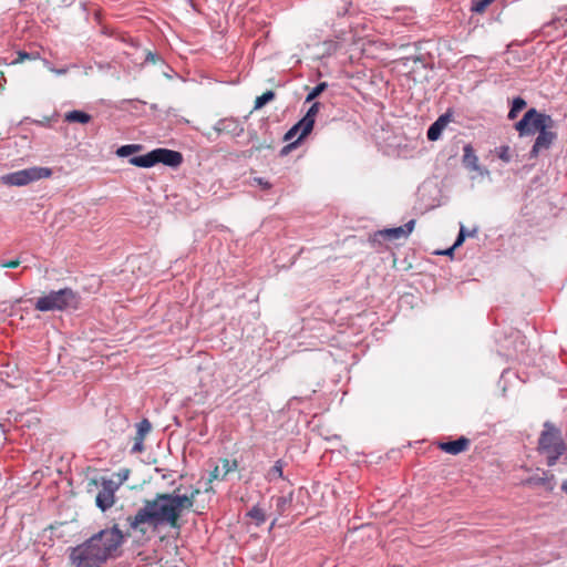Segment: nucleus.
I'll use <instances>...</instances> for the list:
<instances>
[{
    "mask_svg": "<svg viewBox=\"0 0 567 567\" xmlns=\"http://www.w3.org/2000/svg\"><path fill=\"white\" fill-rule=\"evenodd\" d=\"M553 118L535 109H529L520 121L515 124L516 131L520 136L534 135L544 128H553Z\"/></svg>",
    "mask_w": 567,
    "mask_h": 567,
    "instance_id": "0eeeda50",
    "label": "nucleus"
},
{
    "mask_svg": "<svg viewBox=\"0 0 567 567\" xmlns=\"http://www.w3.org/2000/svg\"><path fill=\"white\" fill-rule=\"evenodd\" d=\"M538 449L546 455L547 464L549 466L554 465L566 450L560 432L548 422L544 424V430L538 442Z\"/></svg>",
    "mask_w": 567,
    "mask_h": 567,
    "instance_id": "20e7f679",
    "label": "nucleus"
},
{
    "mask_svg": "<svg viewBox=\"0 0 567 567\" xmlns=\"http://www.w3.org/2000/svg\"><path fill=\"white\" fill-rule=\"evenodd\" d=\"M51 72L58 74V75H62V74H65L68 72V69L66 68H63V69H51Z\"/></svg>",
    "mask_w": 567,
    "mask_h": 567,
    "instance_id": "72a5a7b5",
    "label": "nucleus"
},
{
    "mask_svg": "<svg viewBox=\"0 0 567 567\" xmlns=\"http://www.w3.org/2000/svg\"><path fill=\"white\" fill-rule=\"evenodd\" d=\"M493 1H494V0H478V1H476V2L473 4L472 9H473V11L481 13V12H483V11H484V10H485V9H486V8H487V7L493 2Z\"/></svg>",
    "mask_w": 567,
    "mask_h": 567,
    "instance_id": "bb28decb",
    "label": "nucleus"
},
{
    "mask_svg": "<svg viewBox=\"0 0 567 567\" xmlns=\"http://www.w3.org/2000/svg\"><path fill=\"white\" fill-rule=\"evenodd\" d=\"M115 502V495L101 488L96 495V505L102 509L106 511L113 506Z\"/></svg>",
    "mask_w": 567,
    "mask_h": 567,
    "instance_id": "4468645a",
    "label": "nucleus"
},
{
    "mask_svg": "<svg viewBox=\"0 0 567 567\" xmlns=\"http://www.w3.org/2000/svg\"><path fill=\"white\" fill-rule=\"evenodd\" d=\"M127 475H128L127 470L123 471V473L117 474L120 485L127 478Z\"/></svg>",
    "mask_w": 567,
    "mask_h": 567,
    "instance_id": "473e14b6",
    "label": "nucleus"
},
{
    "mask_svg": "<svg viewBox=\"0 0 567 567\" xmlns=\"http://www.w3.org/2000/svg\"><path fill=\"white\" fill-rule=\"evenodd\" d=\"M465 240V235H463V225H461V228H460V233H458V236L453 245V247H451L450 249H447L444 254H451L452 250L458 246H461L463 244V241Z\"/></svg>",
    "mask_w": 567,
    "mask_h": 567,
    "instance_id": "cd10ccee",
    "label": "nucleus"
},
{
    "mask_svg": "<svg viewBox=\"0 0 567 567\" xmlns=\"http://www.w3.org/2000/svg\"><path fill=\"white\" fill-rule=\"evenodd\" d=\"M327 87V83L321 82L317 86H315L310 93L306 97V102L309 103L313 101L317 96H319Z\"/></svg>",
    "mask_w": 567,
    "mask_h": 567,
    "instance_id": "393cba45",
    "label": "nucleus"
},
{
    "mask_svg": "<svg viewBox=\"0 0 567 567\" xmlns=\"http://www.w3.org/2000/svg\"><path fill=\"white\" fill-rule=\"evenodd\" d=\"M78 303L76 293L70 288H64L50 291L48 295L38 298L34 301V308L41 312L63 311L69 308H76Z\"/></svg>",
    "mask_w": 567,
    "mask_h": 567,
    "instance_id": "7ed1b4c3",
    "label": "nucleus"
},
{
    "mask_svg": "<svg viewBox=\"0 0 567 567\" xmlns=\"http://www.w3.org/2000/svg\"><path fill=\"white\" fill-rule=\"evenodd\" d=\"M284 476V465L281 461H277L275 465L267 472L266 478L270 482Z\"/></svg>",
    "mask_w": 567,
    "mask_h": 567,
    "instance_id": "dca6fc26",
    "label": "nucleus"
},
{
    "mask_svg": "<svg viewBox=\"0 0 567 567\" xmlns=\"http://www.w3.org/2000/svg\"><path fill=\"white\" fill-rule=\"evenodd\" d=\"M64 121L69 123L87 124L91 121V115L83 111L74 110L65 113Z\"/></svg>",
    "mask_w": 567,
    "mask_h": 567,
    "instance_id": "2eb2a0df",
    "label": "nucleus"
},
{
    "mask_svg": "<svg viewBox=\"0 0 567 567\" xmlns=\"http://www.w3.org/2000/svg\"><path fill=\"white\" fill-rule=\"evenodd\" d=\"M561 489L567 494V480L561 484Z\"/></svg>",
    "mask_w": 567,
    "mask_h": 567,
    "instance_id": "4c0bfd02",
    "label": "nucleus"
},
{
    "mask_svg": "<svg viewBox=\"0 0 567 567\" xmlns=\"http://www.w3.org/2000/svg\"><path fill=\"white\" fill-rule=\"evenodd\" d=\"M102 489L110 492L115 495V492L120 487L118 482H114L113 480H102Z\"/></svg>",
    "mask_w": 567,
    "mask_h": 567,
    "instance_id": "a878e982",
    "label": "nucleus"
},
{
    "mask_svg": "<svg viewBox=\"0 0 567 567\" xmlns=\"http://www.w3.org/2000/svg\"><path fill=\"white\" fill-rule=\"evenodd\" d=\"M470 441L466 437H460L455 441L440 443L439 447L445 453L456 455L467 450Z\"/></svg>",
    "mask_w": 567,
    "mask_h": 567,
    "instance_id": "f8f14e48",
    "label": "nucleus"
},
{
    "mask_svg": "<svg viewBox=\"0 0 567 567\" xmlns=\"http://www.w3.org/2000/svg\"><path fill=\"white\" fill-rule=\"evenodd\" d=\"M140 150H141V145H136V144L123 145L117 148L116 155L120 157H126Z\"/></svg>",
    "mask_w": 567,
    "mask_h": 567,
    "instance_id": "aec40b11",
    "label": "nucleus"
},
{
    "mask_svg": "<svg viewBox=\"0 0 567 567\" xmlns=\"http://www.w3.org/2000/svg\"><path fill=\"white\" fill-rule=\"evenodd\" d=\"M475 234H476V230H475V229H474L473 231H471V233H466V231H465V227L463 226V235H465V237H466V236L473 237V236H475Z\"/></svg>",
    "mask_w": 567,
    "mask_h": 567,
    "instance_id": "c9c22d12",
    "label": "nucleus"
},
{
    "mask_svg": "<svg viewBox=\"0 0 567 567\" xmlns=\"http://www.w3.org/2000/svg\"><path fill=\"white\" fill-rule=\"evenodd\" d=\"M144 450V439L143 437H135L134 445L132 446V453H141Z\"/></svg>",
    "mask_w": 567,
    "mask_h": 567,
    "instance_id": "c85d7f7f",
    "label": "nucleus"
},
{
    "mask_svg": "<svg viewBox=\"0 0 567 567\" xmlns=\"http://www.w3.org/2000/svg\"><path fill=\"white\" fill-rule=\"evenodd\" d=\"M275 99V93L272 91H267L262 95L258 96L255 101V109H260L266 105L268 102Z\"/></svg>",
    "mask_w": 567,
    "mask_h": 567,
    "instance_id": "4be33fe9",
    "label": "nucleus"
},
{
    "mask_svg": "<svg viewBox=\"0 0 567 567\" xmlns=\"http://www.w3.org/2000/svg\"><path fill=\"white\" fill-rule=\"evenodd\" d=\"M451 121V116L449 114L441 115L427 130V138L430 141H437L444 128Z\"/></svg>",
    "mask_w": 567,
    "mask_h": 567,
    "instance_id": "ddd939ff",
    "label": "nucleus"
},
{
    "mask_svg": "<svg viewBox=\"0 0 567 567\" xmlns=\"http://www.w3.org/2000/svg\"><path fill=\"white\" fill-rule=\"evenodd\" d=\"M53 172L49 167L33 166L1 176V183L8 186H27L40 179L50 178Z\"/></svg>",
    "mask_w": 567,
    "mask_h": 567,
    "instance_id": "423d86ee",
    "label": "nucleus"
},
{
    "mask_svg": "<svg viewBox=\"0 0 567 567\" xmlns=\"http://www.w3.org/2000/svg\"><path fill=\"white\" fill-rule=\"evenodd\" d=\"M198 494L199 489H195L190 495L158 494L153 499L145 501L136 514L128 516L126 520L132 530L141 534L155 532L159 527L178 528L181 516L185 509L194 506Z\"/></svg>",
    "mask_w": 567,
    "mask_h": 567,
    "instance_id": "f257e3e1",
    "label": "nucleus"
},
{
    "mask_svg": "<svg viewBox=\"0 0 567 567\" xmlns=\"http://www.w3.org/2000/svg\"><path fill=\"white\" fill-rule=\"evenodd\" d=\"M124 536L116 527L103 529L72 548L70 559L76 567H101L117 555Z\"/></svg>",
    "mask_w": 567,
    "mask_h": 567,
    "instance_id": "f03ea898",
    "label": "nucleus"
},
{
    "mask_svg": "<svg viewBox=\"0 0 567 567\" xmlns=\"http://www.w3.org/2000/svg\"><path fill=\"white\" fill-rule=\"evenodd\" d=\"M215 480H223L221 478V471L219 466H215L214 470L209 474L208 483H213Z\"/></svg>",
    "mask_w": 567,
    "mask_h": 567,
    "instance_id": "c756f323",
    "label": "nucleus"
},
{
    "mask_svg": "<svg viewBox=\"0 0 567 567\" xmlns=\"http://www.w3.org/2000/svg\"><path fill=\"white\" fill-rule=\"evenodd\" d=\"M220 462L221 478H225L227 474L236 471L238 467V462L236 460L223 458Z\"/></svg>",
    "mask_w": 567,
    "mask_h": 567,
    "instance_id": "a211bd4d",
    "label": "nucleus"
},
{
    "mask_svg": "<svg viewBox=\"0 0 567 567\" xmlns=\"http://www.w3.org/2000/svg\"><path fill=\"white\" fill-rule=\"evenodd\" d=\"M137 433L136 436L145 439V436L151 432L152 425L148 420L144 419L136 425Z\"/></svg>",
    "mask_w": 567,
    "mask_h": 567,
    "instance_id": "5701e85b",
    "label": "nucleus"
},
{
    "mask_svg": "<svg viewBox=\"0 0 567 567\" xmlns=\"http://www.w3.org/2000/svg\"><path fill=\"white\" fill-rule=\"evenodd\" d=\"M526 106L525 100L522 97H515L512 103V107L508 112V118H516L517 114Z\"/></svg>",
    "mask_w": 567,
    "mask_h": 567,
    "instance_id": "f3484780",
    "label": "nucleus"
},
{
    "mask_svg": "<svg viewBox=\"0 0 567 567\" xmlns=\"http://www.w3.org/2000/svg\"><path fill=\"white\" fill-rule=\"evenodd\" d=\"M248 516L250 518H252L254 520H256L257 525H261L266 520V516H265L264 511L260 507H258V506L252 507L248 512Z\"/></svg>",
    "mask_w": 567,
    "mask_h": 567,
    "instance_id": "412c9836",
    "label": "nucleus"
},
{
    "mask_svg": "<svg viewBox=\"0 0 567 567\" xmlns=\"http://www.w3.org/2000/svg\"><path fill=\"white\" fill-rule=\"evenodd\" d=\"M555 138L556 134L551 131V128L540 130L532 147L530 156L537 157L542 151L548 150Z\"/></svg>",
    "mask_w": 567,
    "mask_h": 567,
    "instance_id": "9d476101",
    "label": "nucleus"
},
{
    "mask_svg": "<svg viewBox=\"0 0 567 567\" xmlns=\"http://www.w3.org/2000/svg\"><path fill=\"white\" fill-rule=\"evenodd\" d=\"M38 59H40V53L39 52L19 51L18 52V58L16 60H13L11 62V64L22 63L25 60H38Z\"/></svg>",
    "mask_w": 567,
    "mask_h": 567,
    "instance_id": "6ab92c4d",
    "label": "nucleus"
},
{
    "mask_svg": "<svg viewBox=\"0 0 567 567\" xmlns=\"http://www.w3.org/2000/svg\"><path fill=\"white\" fill-rule=\"evenodd\" d=\"M285 503H286L285 497H279L278 498V506L284 505Z\"/></svg>",
    "mask_w": 567,
    "mask_h": 567,
    "instance_id": "58836bf2",
    "label": "nucleus"
},
{
    "mask_svg": "<svg viewBox=\"0 0 567 567\" xmlns=\"http://www.w3.org/2000/svg\"><path fill=\"white\" fill-rule=\"evenodd\" d=\"M463 166L470 171L476 172L480 176H488V169L482 167L478 164V157L476 156L474 148L471 144H466L463 147Z\"/></svg>",
    "mask_w": 567,
    "mask_h": 567,
    "instance_id": "1a4fd4ad",
    "label": "nucleus"
},
{
    "mask_svg": "<svg viewBox=\"0 0 567 567\" xmlns=\"http://www.w3.org/2000/svg\"><path fill=\"white\" fill-rule=\"evenodd\" d=\"M182 162L183 156L179 152L167 148H156L147 154L134 156L130 159L132 165L144 168L152 167L158 163L171 167H177L182 164Z\"/></svg>",
    "mask_w": 567,
    "mask_h": 567,
    "instance_id": "39448f33",
    "label": "nucleus"
},
{
    "mask_svg": "<svg viewBox=\"0 0 567 567\" xmlns=\"http://www.w3.org/2000/svg\"><path fill=\"white\" fill-rule=\"evenodd\" d=\"M497 156L499 159H502L504 163H509L512 159L511 155V148L507 145H502L495 150Z\"/></svg>",
    "mask_w": 567,
    "mask_h": 567,
    "instance_id": "b1692460",
    "label": "nucleus"
},
{
    "mask_svg": "<svg viewBox=\"0 0 567 567\" xmlns=\"http://www.w3.org/2000/svg\"><path fill=\"white\" fill-rule=\"evenodd\" d=\"M20 264H21V261L19 259L6 260V261H0V267L1 268H17V267H19Z\"/></svg>",
    "mask_w": 567,
    "mask_h": 567,
    "instance_id": "7c9ffc66",
    "label": "nucleus"
},
{
    "mask_svg": "<svg viewBox=\"0 0 567 567\" xmlns=\"http://www.w3.org/2000/svg\"><path fill=\"white\" fill-rule=\"evenodd\" d=\"M252 183H254V184H256V185L261 186V187H262V188H265V189H269V187H270V184H269L267 181H264V179H262V178H260V177H255V178L252 179Z\"/></svg>",
    "mask_w": 567,
    "mask_h": 567,
    "instance_id": "2f4dec72",
    "label": "nucleus"
},
{
    "mask_svg": "<svg viewBox=\"0 0 567 567\" xmlns=\"http://www.w3.org/2000/svg\"><path fill=\"white\" fill-rule=\"evenodd\" d=\"M413 227L414 220H410L403 226L384 229L381 231V235L390 240L406 238L412 233Z\"/></svg>",
    "mask_w": 567,
    "mask_h": 567,
    "instance_id": "9b49d317",
    "label": "nucleus"
},
{
    "mask_svg": "<svg viewBox=\"0 0 567 567\" xmlns=\"http://www.w3.org/2000/svg\"><path fill=\"white\" fill-rule=\"evenodd\" d=\"M228 123H231V122H230V121H227V120H223V121H220V122L218 123V127H217V130H218V131L224 130V128L227 126V124H228Z\"/></svg>",
    "mask_w": 567,
    "mask_h": 567,
    "instance_id": "f704fd0d",
    "label": "nucleus"
},
{
    "mask_svg": "<svg viewBox=\"0 0 567 567\" xmlns=\"http://www.w3.org/2000/svg\"><path fill=\"white\" fill-rule=\"evenodd\" d=\"M320 104L318 102L312 103L306 115L292 126L286 134V140L289 141L299 134V140L307 136L313 128L316 117L319 113Z\"/></svg>",
    "mask_w": 567,
    "mask_h": 567,
    "instance_id": "6e6552de",
    "label": "nucleus"
},
{
    "mask_svg": "<svg viewBox=\"0 0 567 567\" xmlns=\"http://www.w3.org/2000/svg\"><path fill=\"white\" fill-rule=\"evenodd\" d=\"M44 65L51 71V69H55L48 60H43Z\"/></svg>",
    "mask_w": 567,
    "mask_h": 567,
    "instance_id": "e433bc0d",
    "label": "nucleus"
}]
</instances>
